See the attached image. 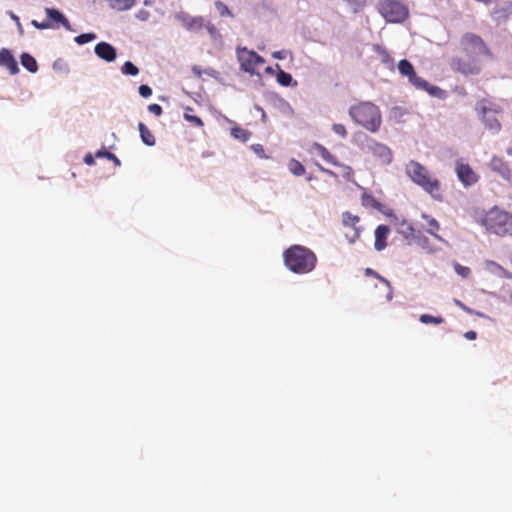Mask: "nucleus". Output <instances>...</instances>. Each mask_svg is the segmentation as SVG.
I'll list each match as a JSON object with an SVG mask.
<instances>
[{"label":"nucleus","instance_id":"nucleus-7","mask_svg":"<svg viewBox=\"0 0 512 512\" xmlns=\"http://www.w3.org/2000/svg\"><path fill=\"white\" fill-rule=\"evenodd\" d=\"M398 71L402 76L408 78L409 83L418 90L426 91L429 95L437 98H443L445 91L440 87L429 84L426 80L419 77L410 61L402 59L398 63Z\"/></svg>","mask_w":512,"mask_h":512},{"label":"nucleus","instance_id":"nucleus-30","mask_svg":"<svg viewBox=\"0 0 512 512\" xmlns=\"http://www.w3.org/2000/svg\"><path fill=\"white\" fill-rule=\"evenodd\" d=\"M205 28L207 29L211 39L214 42H221V39H222L221 33L219 32V30L216 28V26L213 23H211L210 21H207Z\"/></svg>","mask_w":512,"mask_h":512},{"label":"nucleus","instance_id":"nucleus-18","mask_svg":"<svg viewBox=\"0 0 512 512\" xmlns=\"http://www.w3.org/2000/svg\"><path fill=\"white\" fill-rule=\"evenodd\" d=\"M491 169L500 174L504 179L509 180L512 177V171L509 165L499 157H493L490 161Z\"/></svg>","mask_w":512,"mask_h":512},{"label":"nucleus","instance_id":"nucleus-16","mask_svg":"<svg viewBox=\"0 0 512 512\" xmlns=\"http://www.w3.org/2000/svg\"><path fill=\"white\" fill-rule=\"evenodd\" d=\"M0 66H5L12 75H15L19 72L17 61L11 52L6 48H2L0 50Z\"/></svg>","mask_w":512,"mask_h":512},{"label":"nucleus","instance_id":"nucleus-38","mask_svg":"<svg viewBox=\"0 0 512 512\" xmlns=\"http://www.w3.org/2000/svg\"><path fill=\"white\" fill-rule=\"evenodd\" d=\"M454 269H455V272L458 275L462 276L463 278H467L471 274V270L469 267L462 266L458 263L454 264Z\"/></svg>","mask_w":512,"mask_h":512},{"label":"nucleus","instance_id":"nucleus-21","mask_svg":"<svg viewBox=\"0 0 512 512\" xmlns=\"http://www.w3.org/2000/svg\"><path fill=\"white\" fill-rule=\"evenodd\" d=\"M109 7L113 10L122 12L133 8L136 5V0H106Z\"/></svg>","mask_w":512,"mask_h":512},{"label":"nucleus","instance_id":"nucleus-14","mask_svg":"<svg viewBox=\"0 0 512 512\" xmlns=\"http://www.w3.org/2000/svg\"><path fill=\"white\" fill-rule=\"evenodd\" d=\"M177 19L185 29L192 32L200 31L207 24V21L202 16H191L187 13L179 14Z\"/></svg>","mask_w":512,"mask_h":512},{"label":"nucleus","instance_id":"nucleus-13","mask_svg":"<svg viewBox=\"0 0 512 512\" xmlns=\"http://www.w3.org/2000/svg\"><path fill=\"white\" fill-rule=\"evenodd\" d=\"M456 174L459 181L465 187L472 186L479 180V176L476 174V172L468 164L465 163H457Z\"/></svg>","mask_w":512,"mask_h":512},{"label":"nucleus","instance_id":"nucleus-36","mask_svg":"<svg viewBox=\"0 0 512 512\" xmlns=\"http://www.w3.org/2000/svg\"><path fill=\"white\" fill-rule=\"evenodd\" d=\"M215 7H216L217 11L219 12L220 16H222V17H225V16L233 17V13L230 11L228 6L226 4H224L223 2L216 1L215 2Z\"/></svg>","mask_w":512,"mask_h":512},{"label":"nucleus","instance_id":"nucleus-47","mask_svg":"<svg viewBox=\"0 0 512 512\" xmlns=\"http://www.w3.org/2000/svg\"><path fill=\"white\" fill-rule=\"evenodd\" d=\"M84 162L91 166L95 163L94 157L91 154H86L84 157Z\"/></svg>","mask_w":512,"mask_h":512},{"label":"nucleus","instance_id":"nucleus-23","mask_svg":"<svg viewBox=\"0 0 512 512\" xmlns=\"http://www.w3.org/2000/svg\"><path fill=\"white\" fill-rule=\"evenodd\" d=\"M361 203L366 208H372L376 210L381 209V203L372 195L364 192L361 196Z\"/></svg>","mask_w":512,"mask_h":512},{"label":"nucleus","instance_id":"nucleus-1","mask_svg":"<svg viewBox=\"0 0 512 512\" xmlns=\"http://www.w3.org/2000/svg\"><path fill=\"white\" fill-rule=\"evenodd\" d=\"M458 47L460 52L465 55V58H452L450 67L453 71L464 76L477 75L481 72V65L477 56L493 59V53L487 43L475 33H464L459 40Z\"/></svg>","mask_w":512,"mask_h":512},{"label":"nucleus","instance_id":"nucleus-46","mask_svg":"<svg viewBox=\"0 0 512 512\" xmlns=\"http://www.w3.org/2000/svg\"><path fill=\"white\" fill-rule=\"evenodd\" d=\"M465 338L468 339V340H475L476 337H477V333L473 330H470V331H467L465 334H464Z\"/></svg>","mask_w":512,"mask_h":512},{"label":"nucleus","instance_id":"nucleus-37","mask_svg":"<svg viewBox=\"0 0 512 512\" xmlns=\"http://www.w3.org/2000/svg\"><path fill=\"white\" fill-rule=\"evenodd\" d=\"M96 157H105V158H107V160H112L116 166H120V164H121V162L117 158V156L109 151L99 150L96 153Z\"/></svg>","mask_w":512,"mask_h":512},{"label":"nucleus","instance_id":"nucleus-20","mask_svg":"<svg viewBox=\"0 0 512 512\" xmlns=\"http://www.w3.org/2000/svg\"><path fill=\"white\" fill-rule=\"evenodd\" d=\"M313 149L315 150V152L321 156L327 163L335 166V165H339V161L337 160L336 156H334L333 154H331L329 152V150L319 144V143H315L314 146H313Z\"/></svg>","mask_w":512,"mask_h":512},{"label":"nucleus","instance_id":"nucleus-41","mask_svg":"<svg viewBox=\"0 0 512 512\" xmlns=\"http://www.w3.org/2000/svg\"><path fill=\"white\" fill-rule=\"evenodd\" d=\"M139 94L144 98H148L152 95V89L148 85H140Z\"/></svg>","mask_w":512,"mask_h":512},{"label":"nucleus","instance_id":"nucleus-54","mask_svg":"<svg viewBox=\"0 0 512 512\" xmlns=\"http://www.w3.org/2000/svg\"><path fill=\"white\" fill-rule=\"evenodd\" d=\"M510 300H511V302H512V292L510 293Z\"/></svg>","mask_w":512,"mask_h":512},{"label":"nucleus","instance_id":"nucleus-4","mask_svg":"<svg viewBox=\"0 0 512 512\" xmlns=\"http://www.w3.org/2000/svg\"><path fill=\"white\" fill-rule=\"evenodd\" d=\"M485 230L499 237L512 236V214L498 206H493L480 218Z\"/></svg>","mask_w":512,"mask_h":512},{"label":"nucleus","instance_id":"nucleus-17","mask_svg":"<svg viewBox=\"0 0 512 512\" xmlns=\"http://www.w3.org/2000/svg\"><path fill=\"white\" fill-rule=\"evenodd\" d=\"M95 54L107 61V62H111V61H114L115 58H116V50L115 48L107 43V42H100L98 43L96 46H95Z\"/></svg>","mask_w":512,"mask_h":512},{"label":"nucleus","instance_id":"nucleus-5","mask_svg":"<svg viewBox=\"0 0 512 512\" xmlns=\"http://www.w3.org/2000/svg\"><path fill=\"white\" fill-rule=\"evenodd\" d=\"M406 173L416 185L420 186L434 199H441V184L425 166L417 161L411 160L406 165Z\"/></svg>","mask_w":512,"mask_h":512},{"label":"nucleus","instance_id":"nucleus-27","mask_svg":"<svg viewBox=\"0 0 512 512\" xmlns=\"http://www.w3.org/2000/svg\"><path fill=\"white\" fill-rule=\"evenodd\" d=\"M289 171L295 176H302L305 173V167L296 159H291L288 163Z\"/></svg>","mask_w":512,"mask_h":512},{"label":"nucleus","instance_id":"nucleus-52","mask_svg":"<svg viewBox=\"0 0 512 512\" xmlns=\"http://www.w3.org/2000/svg\"><path fill=\"white\" fill-rule=\"evenodd\" d=\"M265 72H266L267 74H273V73H274V70H273V68H272V67H267V68L265 69Z\"/></svg>","mask_w":512,"mask_h":512},{"label":"nucleus","instance_id":"nucleus-10","mask_svg":"<svg viewBox=\"0 0 512 512\" xmlns=\"http://www.w3.org/2000/svg\"><path fill=\"white\" fill-rule=\"evenodd\" d=\"M363 149L371 153L380 164L388 165L392 161L393 156L390 148L370 137H366V144Z\"/></svg>","mask_w":512,"mask_h":512},{"label":"nucleus","instance_id":"nucleus-8","mask_svg":"<svg viewBox=\"0 0 512 512\" xmlns=\"http://www.w3.org/2000/svg\"><path fill=\"white\" fill-rule=\"evenodd\" d=\"M381 16L390 23H401L408 18V8L396 0H382L378 4Z\"/></svg>","mask_w":512,"mask_h":512},{"label":"nucleus","instance_id":"nucleus-11","mask_svg":"<svg viewBox=\"0 0 512 512\" xmlns=\"http://www.w3.org/2000/svg\"><path fill=\"white\" fill-rule=\"evenodd\" d=\"M238 60L242 71L251 75L256 74V67L265 62L264 58L257 54L255 51L243 48L238 51Z\"/></svg>","mask_w":512,"mask_h":512},{"label":"nucleus","instance_id":"nucleus-40","mask_svg":"<svg viewBox=\"0 0 512 512\" xmlns=\"http://www.w3.org/2000/svg\"><path fill=\"white\" fill-rule=\"evenodd\" d=\"M374 50L382 57L383 62L387 63L391 61V57L385 48L381 47L380 45H375Z\"/></svg>","mask_w":512,"mask_h":512},{"label":"nucleus","instance_id":"nucleus-19","mask_svg":"<svg viewBox=\"0 0 512 512\" xmlns=\"http://www.w3.org/2000/svg\"><path fill=\"white\" fill-rule=\"evenodd\" d=\"M390 229L386 225H379L375 229V242L374 247L377 251H382L387 246V237L389 235Z\"/></svg>","mask_w":512,"mask_h":512},{"label":"nucleus","instance_id":"nucleus-24","mask_svg":"<svg viewBox=\"0 0 512 512\" xmlns=\"http://www.w3.org/2000/svg\"><path fill=\"white\" fill-rule=\"evenodd\" d=\"M21 64L25 67L29 72L35 73L38 70V65L33 56L28 53H23L20 57Z\"/></svg>","mask_w":512,"mask_h":512},{"label":"nucleus","instance_id":"nucleus-53","mask_svg":"<svg viewBox=\"0 0 512 512\" xmlns=\"http://www.w3.org/2000/svg\"><path fill=\"white\" fill-rule=\"evenodd\" d=\"M506 152L510 157H512V143L511 146L507 148Z\"/></svg>","mask_w":512,"mask_h":512},{"label":"nucleus","instance_id":"nucleus-49","mask_svg":"<svg viewBox=\"0 0 512 512\" xmlns=\"http://www.w3.org/2000/svg\"><path fill=\"white\" fill-rule=\"evenodd\" d=\"M455 303H456V305H457L458 307H460L461 309H463V310H464V311H466L467 313H470V314L472 313V310H471L470 308H468L465 304H463L461 301L456 300V301H455Z\"/></svg>","mask_w":512,"mask_h":512},{"label":"nucleus","instance_id":"nucleus-51","mask_svg":"<svg viewBox=\"0 0 512 512\" xmlns=\"http://www.w3.org/2000/svg\"><path fill=\"white\" fill-rule=\"evenodd\" d=\"M426 242H427V238L420 233V243H417V244L424 247Z\"/></svg>","mask_w":512,"mask_h":512},{"label":"nucleus","instance_id":"nucleus-12","mask_svg":"<svg viewBox=\"0 0 512 512\" xmlns=\"http://www.w3.org/2000/svg\"><path fill=\"white\" fill-rule=\"evenodd\" d=\"M359 221L360 218L350 212H344L342 214L343 225L345 227L351 228V233L346 234V237L350 243H354L360 237L361 228L357 226Z\"/></svg>","mask_w":512,"mask_h":512},{"label":"nucleus","instance_id":"nucleus-50","mask_svg":"<svg viewBox=\"0 0 512 512\" xmlns=\"http://www.w3.org/2000/svg\"><path fill=\"white\" fill-rule=\"evenodd\" d=\"M11 17L14 20V22H16L18 28L22 31V26H21L19 17L16 16L15 14H11Z\"/></svg>","mask_w":512,"mask_h":512},{"label":"nucleus","instance_id":"nucleus-15","mask_svg":"<svg viewBox=\"0 0 512 512\" xmlns=\"http://www.w3.org/2000/svg\"><path fill=\"white\" fill-rule=\"evenodd\" d=\"M397 232L404 237L408 244L420 243V232H416L410 222L403 219L397 223Z\"/></svg>","mask_w":512,"mask_h":512},{"label":"nucleus","instance_id":"nucleus-28","mask_svg":"<svg viewBox=\"0 0 512 512\" xmlns=\"http://www.w3.org/2000/svg\"><path fill=\"white\" fill-rule=\"evenodd\" d=\"M231 134L234 138L242 142H246L247 140H249L251 135V133L248 130L241 127H233L231 129Z\"/></svg>","mask_w":512,"mask_h":512},{"label":"nucleus","instance_id":"nucleus-26","mask_svg":"<svg viewBox=\"0 0 512 512\" xmlns=\"http://www.w3.org/2000/svg\"><path fill=\"white\" fill-rule=\"evenodd\" d=\"M276 67L279 69V72L277 73V76H276L277 82L281 86H285V87L290 86L293 82V78H292L291 74L280 69L279 64H276Z\"/></svg>","mask_w":512,"mask_h":512},{"label":"nucleus","instance_id":"nucleus-6","mask_svg":"<svg viewBox=\"0 0 512 512\" xmlns=\"http://www.w3.org/2000/svg\"><path fill=\"white\" fill-rule=\"evenodd\" d=\"M475 110L484 127L489 132L498 134L501 131L502 125L496 118V115L502 112V108L499 104L487 99H482L476 103Z\"/></svg>","mask_w":512,"mask_h":512},{"label":"nucleus","instance_id":"nucleus-44","mask_svg":"<svg viewBox=\"0 0 512 512\" xmlns=\"http://www.w3.org/2000/svg\"><path fill=\"white\" fill-rule=\"evenodd\" d=\"M317 167H318V169H319L321 172H323V173H325V174H327V175H329V176H331V177H336V176H337L335 172H333L332 170H329V169L324 168V167H323V166H321L320 164H317Z\"/></svg>","mask_w":512,"mask_h":512},{"label":"nucleus","instance_id":"nucleus-22","mask_svg":"<svg viewBox=\"0 0 512 512\" xmlns=\"http://www.w3.org/2000/svg\"><path fill=\"white\" fill-rule=\"evenodd\" d=\"M138 129L143 143L148 146H154L156 140L153 133L148 129V127L144 123L139 122Z\"/></svg>","mask_w":512,"mask_h":512},{"label":"nucleus","instance_id":"nucleus-3","mask_svg":"<svg viewBox=\"0 0 512 512\" xmlns=\"http://www.w3.org/2000/svg\"><path fill=\"white\" fill-rule=\"evenodd\" d=\"M351 119L369 132L375 133L382 124V115L378 106L369 101H362L349 108Z\"/></svg>","mask_w":512,"mask_h":512},{"label":"nucleus","instance_id":"nucleus-25","mask_svg":"<svg viewBox=\"0 0 512 512\" xmlns=\"http://www.w3.org/2000/svg\"><path fill=\"white\" fill-rule=\"evenodd\" d=\"M423 218L427 221V232L434 236L436 239L440 240L441 237L437 234L438 230L440 229V225L437 220L427 215H423Z\"/></svg>","mask_w":512,"mask_h":512},{"label":"nucleus","instance_id":"nucleus-34","mask_svg":"<svg viewBox=\"0 0 512 512\" xmlns=\"http://www.w3.org/2000/svg\"><path fill=\"white\" fill-rule=\"evenodd\" d=\"M121 71L123 74L131 76H135L139 73L138 68L130 61L124 63V65L121 68Z\"/></svg>","mask_w":512,"mask_h":512},{"label":"nucleus","instance_id":"nucleus-43","mask_svg":"<svg viewBox=\"0 0 512 512\" xmlns=\"http://www.w3.org/2000/svg\"><path fill=\"white\" fill-rule=\"evenodd\" d=\"M253 151L258 154L260 157H265L264 148L261 144L252 145Z\"/></svg>","mask_w":512,"mask_h":512},{"label":"nucleus","instance_id":"nucleus-39","mask_svg":"<svg viewBox=\"0 0 512 512\" xmlns=\"http://www.w3.org/2000/svg\"><path fill=\"white\" fill-rule=\"evenodd\" d=\"M332 130L335 134H337L338 136L342 137V138H346L347 137V130L345 128V126L343 124H339V123H335L332 125Z\"/></svg>","mask_w":512,"mask_h":512},{"label":"nucleus","instance_id":"nucleus-35","mask_svg":"<svg viewBox=\"0 0 512 512\" xmlns=\"http://www.w3.org/2000/svg\"><path fill=\"white\" fill-rule=\"evenodd\" d=\"M94 39H96V34L84 33V34H80V35L76 36L75 42L79 45H83V44L93 41Z\"/></svg>","mask_w":512,"mask_h":512},{"label":"nucleus","instance_id":"nucleus-2","mask_svg":"<svg viewBox=\"0 0 512 512\" xmlns=\"http://www.w3.org/2000/svg\"><path fill=\"white\" fill-rule=\"evenodd\" d=\"M285 266L295 274H308L317 264L316 254L302 245H292L283 253Z\"/></svg>","mask_w":512,"mask_h":512},{"label":"nucleus","instance_id":"nucleus-45","mask_svg":"<svg viewBox=\"0 0 512 512\" xmlns=\"http://www.w3.org/2000/svg\"><path fill=\"white\" fill-rule=\"evenodd\" d=\"M272 57L274 59L282 60L285 58V52L284 51H275L272 53Z\"/></svg>","mask_w":512,"mask_h":512},{"label":"nucleus","instance_id":"nucleus-42","mask_svg":"<svg viewBox=\"0 0 512 512\" xmlns=\"http://www.w3.org/2000/svg\"><path fill=\"white\" fill-rule=\"evenodd\" d=\"M148 111L156 116H160L163 112L162 107L159 104L153 103L148 106Z\"/></svg>","mask_w":512,"mask_h":512},{"label":"nucleus","instance_id":"nucleus-29","mask_svg":"<svg viewBox=\"0 0 512 512\" xmlns=\"http://www.w3.org/2000/svg\"><path fill=\"white\" fill-rule=\"evenodd\" d=\"M420 322L423 324H435L439 325L444 322V318L441 316H432L430 314H422L419 318Z\"/></svg>","mask_w":512,"mask_h":512},{"label":"nucleus","instance_id":"nucleus-48","mask_svg":"<svg viewBox=\"0 0 512 512\" xmlns=\"http://www.w3.org/2000/svg\"><path fill=\"white\" fill-rule=\"evenodd\" d=\"M148 15L149 13L145 10H141L139 11V13L137 14V18L142 20V21H145L147 18H148Z\"/></svg>","mask_w":512,"mask_h":512},{"label":"nucleus","instance_id":"nucleus-32","mask_svg":"<svg viewBox=\"0 0 512 512\" xmlns=\"http://www.w3.org/2000/svg\"><path fill=\"white\" fill-rule=\"evenodd\" d=\"M192 111V108L190 107H187L186 108V112L184 113V118L185 120H187L188 122H191L193 123L195 126L197 127H203L204 123L203 121L201 120L200 117L198 116H195V115H191L189 112Z\"/></svg>","mask_w":512,"mask_h":512},{"label":"nucleus","instance_id":"nucleus-31","mask_svg":"<svg viewBox=\"0 0 512 512\" xmlns=\"http://www.w3.org/2000/svg\"><path fill=\"white\" fill-rule=\"evenodd\" d=\"M366 274L368 275H374L375 277H377L380 281H382L383 283H385L388 287V293L386 295V298L388 301H391L392 298H393V290H392V287L389 283V281L385 278H383L382 276H380L379 274H377L375 271H373L372 269L370 268H367L366 269Z\"/></svg>","mask_w":512,"mask_h":512},{"label":"nucleus","instance_id":"nucleus-33","mask_svg":"<svg viewBox=\"0 0 512 512\" xmlns=\"http://www.w3.org/2000/svg\"><path fill=\"white\" fill-rule=\"evenodd\" d=\"M336 166L341 168V175L345 180H347V181L353 180L354 171L350 166L341 164L340 162H339V165H336Z\"/></svg>","mask_w":512,"mask_h":512},{"label":"nucleus","instance_id":"nucleus-9","mask_svg":"<svg viewBox=\"0 0 512 512\" xmlns=\"http://www.w3.org/2000/svg\"><path fill=\"white\" fill-rule=\"evenodd\" d=\"M46 20L42 22H38L37 20H32L31 24L39 29H57L60 26H63L67 30H71V25L66 16L61 13L59 10L55 8H45Z\"/></svg>","mask_w":512,"mask_h":512}]
</instances>
